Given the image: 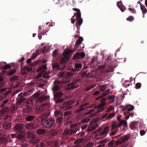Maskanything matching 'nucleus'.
Wrapping results in <instances>:
<instances>
[{
  "mask_svg": "<svg viewBox=\"0 0 147 147\" xmlns=\"http://www.w3.org/2000/svg\"><path fill=\"white\" fill-rule=\"evenodd\" d=\"M107 98H102L101 100V103L97 106L94 107V109H92L86 113V114H90V117H92L96 115L99 112L102 111L105 109L104 106L106 104L105 101Z\"/></svg>",
  "mask_w": 147,
  "mask_h": 147,
  "instance_id": "nucleus-1",
  "label": "nucleus"
},
{
  "mask_svg": "<svg viewBox=\"0 0 147 147\" xmlns=\"http://www.w3.org/2000/svg\"><path fill=\"white\" fill-rule=\"evenodd\" d=\"M72 9L77 12L75 13L74 15L71 18V23L74 24L75 22L76 21V26L77 29H79L80 26L82 24L83 22L82 19L81 18V14L80 9L76 8H73Z\"/></svg>",
  "mask_w": 147,
  "mask_h": 147,
  "instance_id": "nucleus-2",
  "label": "nucleus"
},
{
  "mask_svg": "<svg viewBox=\"0 0 147 147\" xmlns=\"http://www.w3.org/2000/svg\"><path fill=\"white\" fill-rule=\"evenodd\" d=\"M72 48L68 46L65 49L63 55L65 58H63L61 59V63H66L68 61V59L70 57L72 53L71 50Z\"/></svg>",
  "mask_w": 147,
  "mask_h": 147,
  "instance_id": "nucleus-3",
  "label": "nucleus"
},
{
  "mask_svg": "<svg viewBox=\"0 0 147 147\" xmlns=\"http://www.w3.org/2000/svg\"><path fill=\"white\" fill-rule=\"evenodd\" d=\"M40 119L43 125L47 127H49L52 126L55 122V120L52 118L48 119L44 115H42Z\"/></svg>",
  "mask_w": 147,
  "mask_h": 147,
  "instance_id": "nucleus-4",
  "label": "nucleus"
},
{
  "mask_svg": "<svg viewBox=\"0 0 147 147\" xmlns=\"http://www.w3.org/2000/svg\"><path fill=\"white\" fill-rule=\"evenodd\" d=\"M47 68V67L46 65H44L42 66L37 70V71L40 72L42 73V74L40 73L38 74L36 76L37 78H38L40 77L43 73L45 74L43 75V78H50V76L49 75H48V74H45V71Z\"/></svg>",
  "mask_w": 147,
  "mask_h": 147,
  "instance_id": "nucleus-5",
  "label": "nucleus"
},
{
  "mask_svg": "<svg viewBox=\"0 0 147 147\" xmlns=\"http://www.w3.org/2000/svg\"><path fill=\"white\" fill-rule=\"evenodd\" d=\"M27 137L31 139L30 140V142L31 143L35 144H37L39 142V139L36 138V135L33 133L28 132Z\"/></svg>",
  "mask_w": 147,
  "mask_h": 147,
  "instance_id": "nucleus-6",
  "label": "nucleus"
},
{
  "mask_svg": "<svg viewBox=\"0 0 147 147\" xmlns=\"http://www.w3.org/2000/svg\"><path fill=\"white\" fill-rule=\"evenodd\" d=\"M109 127L107 126L104 127V129L101 131L100 129L98 130V131H100L99 134L100 135L102 136L103 137H106L109 132Z\"/></svg>",
  "mask_w": 147,
  "mask_h": 147,
  "instance_id": "nucleus-7",
  "label": "nucleus"
},
{
  "mask_svg": "<svg viewBox=\"0 0 147 147\" xmlns=\"http://www.w3.org/2000/svg\"><path fill=\"white\" fill-rule=\"evenodd\" d=\"M26 128L27 129H35L38 127V126L34 125L32 123H28L25 125Z\"/></svg>",
  "mask_w": 147,
  "mask_h": 147,
  "instance_id": "nucleus-8",
  "label": "nucleus"
},
{
  "mask_svg": "<svg viewBox=\"0 0 147 147\" xmlns=\"http://www.w3.org/2000/svg\"><path fill=\"white\" fill-rule=\"evenodd\" d=\"M77 81L75 80L72 82L70 84H69L67 85V89L68 90L72 89L74 90L77 87V85H76V84Z\"/></svg>",
  "mask_w": 147,
  "mask_h": 147,
  "instance_id": "nucleus-9",
  "label": "nucleus"
},
{
  "mask_svg": "<svg viewBox=\"0 0 147 147\" xmlns=\"http://www.w3.org/2000/svg\"><path fill=\"white\" fill-rule=\"evenodd\" d=\"M117 5L118 7L122 12L124 11L126 9L125 6L123 4L122 2L121 1L117 2Z\"/></svg>",
  "mask_w": 147,
  "mask_h": 147,
  "instance_id": "nucleus-10",
  "label": "nucleus"
},
{
  "mask_svg": "<svg viewBox=\"0 0 147 147\" xmlns=\"http://www.w3.org/2000/svg\"><path fill=\"white\" fill-rule=\"evenodd\" d=\"M14 129L20 132H21L23 130V126L21 124H17L14 127Z\"/></svg>",
  "mask_w": 147,
  "mask_h": 147,
  "instance_id": "nucleus-11",
  "label": "nucleus"
},
{
  "mask_svg": "<svg viewBox=\"0 0 147 147\" xmlns=\"http://www.w3.org/2000/svg\"><path fill=\"white\" fill-rule=\"evenodd\" d=\"M41 29V27L40 26H39V28L38 30V32H39V33L38 34V38L40 40L42 38V35H43L45 34V33L47 32H48V31L47 30L46 31H45L44 32V31H43V32H40V30Z\"/></svg>",
  "mask_w": 147,
  "mask_h": 147,
  "instance_id": "nucleus-12",
  "label": "nucleus"
},
{
  "mask_svg": "<svg viewBox=\"0 0 147 147\" xmlns=\"http://www.w3.org/2000/svg\"><path fill=\"white\" fill-rule=\"evenodd\" d=\"M83 40V38L81 37H80L79 39L77 40L75 43V47H76L75 49L78 47L79 45L81 44Z\"/></svg>",
  "mask_w": 147,
  "mask_h": 147,
  "instance_id": "nucleus-13",
  "label": "nucleus"
},
{
  "mask_svg": "<svg viewBox=\"0 0 147 147\" xmlns=\"http://www.w3.org/2000/svg\"><path fill=\"white\" fill-rule=\"evenodd\" d=\"M49 98V96H44L42 95L38 97V100L40 102H41L43 100H46L47 99H48Z\"/></svg>",
  "mask_w": 147,
  "mask_h": 147,
  "instance_id": "nucleus-14",
  "label": "nucleus"
},
{
  "mask_svg": "<svg viewBox=\"0 0 147 147\" xmlns=\"http://www.w3.org/2000/svg\"><path fill=\"white\" fill-rule=\"evenodd\" d=\"M140 8L143 13V17L144 18V14L147 13V10L145 6L143 5H141Z\"/></svg>",
  "mask_w": 147,
  "mask_h": 147,
  "instance_id": "nucleus-15",
  "label": "nucleus"
},
{
  "mask_svg": "<svg viewBox=\"0 0 147 147\" xmlns=\"http://www.w3.org/2000/svg\"><path fill=\"white\" fill-rule=\"evenodd\" d=\"M37 133L39 135H44L46 133V131L43 129H38L36 131Z\"/></svg>",
  "mask_w": 147,
  "mask_h": 147,
  "instance_id": "nucleus-16",
  "label": "nucleus"
},
{
  "mask_svg": "<svg viewBox=\"0 0 147 147\" xmlns=\"http://www.w3.org/2000/svg\"><path fill=\"white\" fill-rule=\"evenodd\" d=\"M138 125V123L136 122H132L129 125V127L131 129H135Z\"/></svg>",
  "mask_w": 147,
  "mask_h": 147,
  "instance_id": "nucleus-17",
  "label": "nucleus"
},
{
  "mask_svg": "<svg viewBox=\"0 0 147 147\" xmlns=\"http://www.w3.org/2000/svg\"><path fill=\"white\" fill-rule=\"evenodd\" d=\"M11 125L10 123H4L3 124V127L5 129H8L10 128Z\"/></svg>",
  "mask_w": 147,
  "mask_h": 147,
  "instance_id": "nucleus-18",
  "label": "nucleus"
},
{
  "mask_svg": "<svg viewBox=\"0 0 147 147\" xmlns=\"http://www.w3.org/2000/svg\"><path fill=\"white\" fill-rule=\"evenodd\" d=\"M115 98V95H112L108 96L107 98V99L110 100L109 102V103H111L114 101Z\"/></svg>",
  "mask_w": 147,
  "mask_h": 147,
  "instance_id": "nucleus-19",
  "label": "nucleus"
},
{
  "mask_svg": "<svg viewBox=\"0 0 147 147\" xmlns=\"http://www.w3.org/2000/svg\"><path fill=\"white\" fill-rule=\"evenodd\" d=\"M119 126L118 123L117 121H113L112 124V130L114 129Z\"/></svg>",
  "mask_w": 147,
  "mask_h": 147,
  "instance_id": "nucleus-20",
  "label": "nucleus"
},
{
  "mask_svg": "<svg viewBox=\"0 0 147 147\" xmlns=\"http://www.w3.org/2000/svg\"><path fill=\"white\" fill-rule=\"evenodd\" d=\"M82 67V66L80 64H75V68L76 71H78L80 70Z\"/></svg>",
  "mask_w": 147,
  "mask_h": 147,
  "instance_id": "nucleus-21",
  "label": "nucleus"
},
{
  "mask_svg": "<svg viewBox=\"0 0 147 147\" xmlns=\"http://www.w3.org/2000/svg\"><path fill=\"white\" fill-rule=\"evenodd\" d=\"M71 130L70 129H65L64 132L63 133V135L64 136H66L67 135H70L71 133Z\"/></svg>",
  "mask_w": 147,
  "mask_h": 147,
  "instance_id": "nucleus-22",
  "label": "nucleus"
},
{
  "mask_svg": "<svg viewBox=\"0 0 147 147\" xmlns=\"http://www.w3.org/2000/svg\"><path fill=\"white\" fill-rule=\"evenodd\" d=\"M34 118V116L30 115L26 117L25 119L27 121H29L32 120Z\"/></svg>",
  "mask_w": 147,
  "mask_h": 147,
  "instance_id": "nucleus-23",
  "label": "nucleus"
},
{
  "mask_svg": "<svg viewBox=\"0 0 147 147\" xmlns=\"http://www.w3.org/2000/svg\"><path fill=\"white\" fill-rule=\"evenodd\" d=\"M127 124V122L124 120L121 121L119 124V126H121L122 125L125 126Z\"/></svg>",
  "mask_w": 147,
  "mask_h": 147,
  "instance_id": "nucleus-24",
  "label": "nucleus"
},
{
  "mask_svg": "<svg viewBox=\"0 0 147 147\" xmlns=\"http://www.w3.org/2000/svg\"><path fill=\"white\" fill-rule=\"evenodd\" d=\"M74 59H80V54L79 53H77L75 54L73 57Z\"/></svg>",
  "mask_w": 147,
  "mask_h": 147,
  "instance_id": "nucleus-25",
  "label": "nucleus"
},
{
  "mask_svg": "<svg viewBox=\"0 0 147 147\" xmlns=\"http://www.w3.org/2000/svg\"><path fill=\"white\" fill-rule=\"evenodd\" d=\"M129 106H130L131 108L128 109L127 111H131L134 109V107L132 105H126V107H128Z\"/></svg>",
  "mask_w": 147,
  "mask_h": 147,
  "instance_id": "nucleus-26",
  "label": "nucleus"
},
{
  "mask_svg": "<svg viewBox=\"0 0 147 147\" xmlns=\"http://www.w3.org/2000/svg\"><path fill=\"white\" fill-rule=\"evenodd\" d=\"M96 84H94V85H92L91 86L86 88H85V91H88L89 90H90L91 89L94 88L96 86Z\"/></svg>",
  "mask_w": 147,
  "mask_h": 147,
  "instance_id": "nucleus-27",
  "label": "nucleus"
},
{
  "mask_svg": "<svg viewBox=\"0 0 147 147\" xmlns=\"http://www.w3.org/2000/svg\"><path fill=\"white\" fill-rule=\"evenodd\" d=\"M0 142L2 143H4L6 142V138L4 137H0Z\"/></svg>",
  "mask_w": 147,
  "mask_h": 147,
  "instance_id": "nucleus-28",
  "label": "nucleus"
},
{
  "mask_svg": "<svg viewBox=\"0 0 147 147\" xmlns=\"http://www.w3.org/2000/svg\"><path fill=\"white\" fill-rule=\"evenodd\" d=\"M94 143L92 142H90L84 146V147H92Z\"/></svg>",
  "mask_w": 147,
  "mask_h": 147,
  "instance_id": "nucleus-29",
  "label": "nucleus"
},
{
  "mask_svg": "<svg viewBox=\"0 0 147 147\" xmlns=\"http://www.w3.org/2000/svg\"><path fill=\"white\" fill-rule=\"evenodd\" d=\"M87 104H84V105H82L81 107L80 108V109H79L76 110V112L77 113H78L80 111H82V110L84 109H85L84 108H82V107L83 106H85Z\"/></svg>",
  "mask_w": 147,
  "mask_h": 147,
  "instance_id": "nucleus-30",
  "label": "nucleus"
},
{
  "mask_svg": "<svg viewBox=\"0 0 147 147\" xmlns=\"http://www.w3.org/2000/svg\"><path fill=\"white\" fill-rule=\"evenodd\" d=\"M115 115V114L114 113H112L109 116H108L107 118V119L110 120Z\"/></svg>",
  "mask_w": 147,
  "mask_h": 147,
  "instance_id": "nucleus-31",
  "label": "nucleus"
},
{
  "mask_svg": "<svg viewBox=\"0 0 147 147\" xmlns=\"http://www.w3.org/2000/svg\"><path fill=\"white\" fill-rule=\"evenodd\" d=\"M60 88V87L56 85L53 87V90L54 92H55L59 90Z\"/></svg>",
  "mask_w": 147,
  "mask_h": 147,
  "instance_id": "nucleus-32",
  "label": "nucleus"
},
{
  "mask_svg": "<svg viewBox=\"0 0 147 147\" xmlns=\"http://www.w3.org/2000/svg\"><path fill=\"white\" fill-rule=\"evenodd\" d=\"M134 20V18L132 16H129L127 18V20L130 22H131Z\"/></svg>",
  "mask_w": 147,
  "mask_h": 147,
  "instance_id": "nucleus-33",
  "label": "nucleus"
},
{
  "mask_svg": "<svg viewBox=\"0 0 147 147\" xmlns=\"http://www.w3.org/2000/svg\"><path fill=\"white\" fill-rule=\"evenodd\" d=\"M141 86V84L140 83H138L136 84L135 88L136 89H138L140 88Z\"/></svg>",
  "mask_w": 147,
  "mask_h": 147,
  "instance_id": "nucleus-34",
  "label": "nucleus"
},
{
  "mask_svg": "<svg viewBox=\"0 0 147 147\" xmlns=\"http://www.w3.org/2000/svg\"><path fill=\"white\" fill-rule=\"evenodd\" d=\"M90 120V118H87L81 121V122L82 123H87Z\"/></svg>",
  "mask_w": 147,
  "mask_h": 147,
  "instance_id": "nucleus-35",
  "label": "nucleus"
},
{
  "mask_svg": "<svg viewBox=\"0 0 147 147\" xmlns=\"http://www.w3.org/2000/svg\"><path fill=\"white\" fill-rule=\"evenodd\" d=\"M54 113L55 115L56 116H57L59 115H61L60 112L58 110H57L55 111Z\"/></svg>",
  "mask_w": 147,
  "mask_h": 147,
  "instance_id": "nucleus-36",
  "label": "nucleus"
},
{
  "mask_svg": "<svg viewBox=\"0 0 147 147\" xmlns=\"http://www.w3.org/2000/svg\"><path fill=\"white\" fill-rule=\"evenodd\" d=\"M72 75V73L71 72H67L66 74L65 77L67 78L71 76Z\"/></svg>",
  "mask_w": 147,
  "mask_h": 147,
  "instance_id": "nucleus-37",
  "label": "nucleus"
},
{
  "mask_svg": "<svg viewBox=\"0 0 147 147\" xmlns=\"http://www.w3.org/2000/svg\"><path fill=\"white\" fill-rule=\"evenodd\" d=\"M51 133L53 135H56L57 134V131L55 129H53L51 130Z\"/></svg>",
  "mask_w": 147,
  "mask_h": 147,
  "instance_id": "nucleus-38",
  "label": "nucleus"
},
{
  "mask_svg": "<svg viewBox=\"0 0 147 147\" xmlns=\"http://www.w3.org/2000/svg\"><path fill=\"white\" fill-rule=\"evenodd\" d=\"M129 137L127 136H124L122 140V142H124L127 141L129 139Z\"/></svg>",
  "mask_w": 147,
  "mask_h": 147,
  "instance_id": "nucleus-39",
  "label": "nucleus"
},
{
  "mask_svg": "<svg viewBox=\"0 0 147 147\" xmlns=\"http://www.w3.org/2000/svg\"><path fill=\"white\" fill-rule=\"evenodd\" d=\"M38 55V54L36 52L33 53L32 56L31 57V59H34Z\"/></svg>",
  "mask_w": 147,
  "mask_h": 147,
  "instance_id": "nucleus-40",
  "label": "nucleus"
},
{
  "mask_svg": "<svg viewBox=\"0 0 147 147\" xmlns=\"http://www.w3.org/2000/svg\"><path fill=\"white\" fill-rule=\"evenodd\" d=\"M58 53V51L57 50H55L53 52V57H55Z\"/></svg>",
  "mask_w": 147,
  "mask_h": 147,
  "instance_id": "nucleus-41",
  "label": "nucleus"
},
{
  "mask_svg": "<svg viewBox=\"0 0 147 147\" xmlns=\"http://www.w3.org/2000/svg\"><path fill=\"white\" fill-rule=\"evenodd\" d=\"M63 95V94L61 92H57L55 96L56 97H59Z\"/></svg>",
  "mask_w": 147,
  "mask_h": 147,
  "instance_id": "nucleus-42",
  "label": "nucleus"
},
{
  "mask_svg": "<svg viewBox=\"0 0 147 147\" xmlns=\"http://www.w3.org/2000/svg\"><path fill=\"white\" fill-rule=\"evenodd\" d=\"M63 120V119L62 117H59L57 119V122L58 123H60Z\"/></svg>",
  "mask_w": 147,
  "mask_h": 147,
  "instance_id": "nucleus-43",
  "label": "nucleus"
},
{
  "mask_svg": "<svg viewBox=\"0 0 147 147\" xmlns=\"http://www.w3.org/2000/svg\"><path fill=\"white\" fill-rule=\"evenodd\" d=\"M100 88L101 91H104L106 88V86H105L102 85L100 86Z\"/></svg>",
  "mask_w": 147,
  "mask_h": 147,
  "instance_id": "nucleus-44",
  "label": "nucleus"
},
{
  "mask_svg": "<svg viewBox=\"0 0 147 147\" xmlns=\"http://www.w3.org/2000/svg\"><path fill=\"white\" fill-rule=\"evenodd\" d=\"M18 135L17 137L18 138L20 139L24 138L25 136L24 135H23L21 133V132Z\"/></svg>",
  "mask_w": 147,
  "mask_h": 147,
  "instance_id": "nucleus-45",
  "label": "nucleus"
},
{
  "mask_svg": "<svg viewBox=\"0 0 147 147\" xmlns=\"http://www.w3.org/2000/svg\"><path fill=\"white\" fill-rule=\"evenodd\" d=\"M11 67V66L9 64H8L4 65L3 68L4 69H7Z\"/></svg>",
  "mask_w": 147,
  "mask_h": 147,
  "instance_id": "nucleus-46",
  "label": "nucleus"
},
{
  "mask_svg": "<svg viewBox=\"0 0 147 147\" xmlns=\"http://www.w3.org/2000/svg\"><path fill=\"white\" fill-rule=\"evenodd\" d=\"M146 133V131L144 130H140V134L141 136H143Z\"/></svg>",
  "mask_w": 147,
  "mask_h": 147,
  "instance_id": "nucleus-47",
  "label": "nucleus"
},
{
  "mask_svg": "<svg viewBox=\"0 0 147 147\" xmlns=\"http://www.w3.org/2000/svg\"><path fill=\"white\" fill-rule=\"evenodd\" d=\"M129 10L133 13H135L136 12V10L130 7L129 8Z\"/></svg>",
  "mask_w": 147,
  "mask_h": 147,
  "instance_id": "nucleus-48",
  "label": "nucleus"
},
{
  "mask_svg": "<svg viewBox=\"0 0 147 147\" xmlns=\"http://www.w3.org/2000/svg\"><path fill=\"white\" fill-rule=\"evenodd\" d=\"M59 66V65L57 64H56L55 65L53 64V68L54 69L56 68H57V69H59V68L58 67Z\"/></svg>",
  "mask_w": 147,
  "mask_h": 147,
  "instance_id": "nucleus-49",
  "label": "nucleus"
},
{
  "mask_svg": "<svg viewBox=\"0 0 147 147\" xmlns=\"http://www.w3.org/2000/svg\"><path fill=\"white\" fill-rule=\"evenodd\" d=\"M15 70H12L10 71L8 74V75H11L13 74L15 72Z\"/></svg>",
  "mask_w": 147,
  "mask_h": 147,
  "instance_id": "nucleus-50",
  "label": "nucleus"
},
{
  "mask_svg": "<svg viewBox=\"0 0 147 147\" xmlns=\"http://www.w3.org/2000/svg\"><path fill=\"white\" fill-rule=\"evenodd\" d=\"M64 101V99L63 98H62V99H59L57 100L56 101V102L57 103L61 102H63Z\"/></svg>",
  "mask_w": 147,
  "mask_h": 147,
  "instance_id": "nucleus-51",
  "label": "nucleus"
},
{
  "mask_svg": "<svg viewBox=\"0 0 147 147\" xmlns=\"http://www.w3.org/2000/svg\"><path fill=\"white\" fill-rule=\"evenodd\" d=\"M11 92V90H9L7 91L4 94V95L5 96V97L7 95L10 93Z\"/></svg>",
  "mask_w": 147,
  "mask_h": 147,
  "instance_id": "nucleus-52",
  "label": "nucleus"
},
{
  "mask_svg": "<svg viewBox=\"0 0 147 147\" xmlns=\"http://www.w3.org/2000/svg\"><path fill=\"white\" fill-rule=\"evenodd\" d=\"M80 58L81 57H83L85 56V54L83 52L79 53Z\"/></svg>",
  "mask_w": 147,
  "mask_h": 147,
  "instance_id": "nucleus-53",
  "label": "nucleus"
},
{
  "mask_svg": "<svg viewBox=\"0 0 147 147\" xmlns=\"http://www.w3.org/2000/svg\"><path fill=\"white\" fill-rule=\"evenodd\" d=\"M113 108V107L112 106H110L109 107L107 110L106 111V112H109L112 110V109Z\"/></svg>",
  "mask_w": 147,
  "mask_h": 147,
  "instance_id": "nucleus-54",
  "label": "nucleus"
},
{
  "mask_svg": "<svg viewBox=\"0 0 147 147\" xmlns=\"http://www.w3.org/2000/svg\"><path fill=\"white\" fill-rule=\"evenodd\" d=\"M84 139H83V138H82L78 140H77V142L78 143H81V142H83L84 141Z\"/></svg>",
  "mask_w": 147,
  "mask_h": 147,
  "instance_id": "nucleus-55",
  "label": "nucleus"
},
{
  "mask_svg": "<svg viewBox=\"0 0 147 147\" xmlns=\"http://www.w3.org/2000/svg\"><path fill=\"white\" fill-rule=\"evenodd\" d=\"M64 75V73L63 72H61L59 73L58 75V76L59 77H63Z\"/></svg>",
  "mask_w": 147,
  "mask_h": 147,
  "instance_id": "nucleus-56",
  "label": "nucleus"
},
{
  "mask_svg": "<svg viewBox=\"0 0 147 147\" xmlns=\"http://www.w3.org/2000/svg\"><path fill=\"white\" fill-rule=\"evenodd\" d=\"M96 128V125L94 124L90 126V129L91 130H93Z\"/></svg>",
  "mask_w": 147,
  "mask_h": 147,
  "instance_id": "nucleus-57",
  "label": "nucleus"
},
{
  "mask_svg": "<svg viewBox=\"0 0 147 147\" xmlns=\"http://www.w3.org/2000/svg\"><path fill=\"white\" fill-rule=\"evenodd\" d=\"M8 102V100H6L3 101V104L1 105V106H2L3 105H5V104L7 103Z\"/></svg>",
  "mask_w": 147,
  "mask_h": 147,
  "instance_id": "nucleus-58",
  "label": "nucleus"
},
{
  "mask_svg": "<svg viewBox=\"0 0 147 147\" xmlns=\"http://www.w3.org/2000/svg\"><path fill=\"white\" fill-rule=\"evenodd\" d=\"M114 144L113 141H111L108 143V145L110 146H111Z\"/></svg>",
  "mask_w": 147,
  "mask_h": 147,
  "instance_id": "nucleus-59",
  "label": "nucleus"
},
{
  "mask_svg": "<svg viewBox=\"0 0 147 147\" xmlns=\"http://www.w3.org/2000/svg\"><path fill=\"white\" fill-rule=\"evenodd\" d=\"M45 144L42 143L41 142L40 144L39 145V147H43L45 146Z\"/></svg>",
  "mask_w": 147,
  "mask_h": 147,
  "instance_id": "nucleus-60",
  "label": "nucleus"
},
{
  "mask_svg": "<svg viewBox=\"0 0 147 147\" xmlns=\"http://www.w3.org/2000/svg\"><path fill=\"white\" fill-rule=\"evenodd\" d=\"M87 127V125H85L81 127V129L82 130H84Z\"/></svg>",
  "mask_w": 147,
  "mask_h": 147,
  "instance_id": "nucleus-61",
  "label": "nucleus"
},
{
  "mask_svg": "<svg viewBox=\"0 0 147 147\" xmlns=\"http://www.w3.org/2000/svg\"><path fill=\"white\" fill-rule=\"evenodd\" d=\"M77 34L76 35H75L74 36V37H78V36H79V30H78L77 32Z\"/></svg>",
  "mask_w": 147,
  "mask_h": 147,
  "instance_id": "nucleus-62",
  "label": "nucleus"
},
{
  "mask_svg": "<svg viewBox=\"0 0 147 147\" xmlns=\"http://www.w3.org/2000/svg\"><path fill=\"white\" fill-rule=\"evenodd\" d=\"M47 51V47H44V48L43 49V52L45 53H46Z\"/></svg>",
  "mask_w": 147,
  "mask_h": 147,
  "instance_id": "nucleus-63",
  "label": "nucleus"
},
{
  "mask_svg": "<svg viewBox=\"0 0 147 147\" xmlns=\"http://www.w3.org/2000/svg\"><path fill=\"white\" fill-rule=\"evenodd\" d=\"M19 96L21 97H23L24 96V94L22 93H21L19 94Z\"/></svg>",
  "mask_w": 147,
  "mask_h": 147,
  "instance_id": "nucleus-64",
  "label": "nucleus"
}]
</instances>
